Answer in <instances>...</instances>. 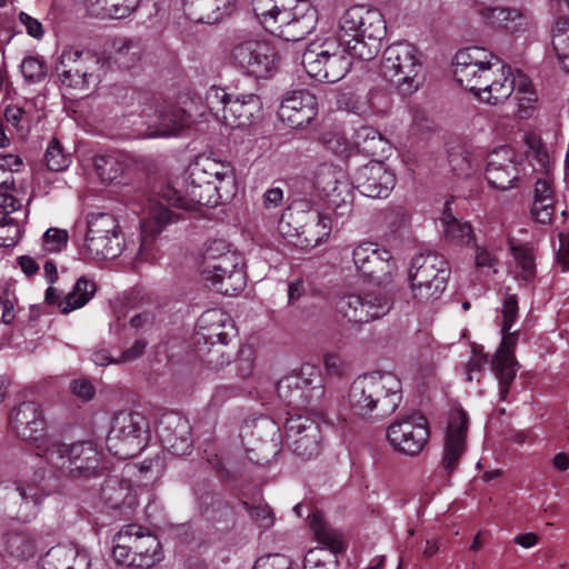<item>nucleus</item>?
Instances as JSON below:
<instances>
[{"label":"nucleus","mask_w":569,"mask_h":569,"mask_svg":"<svg viewBox=\"0 0 569 569\" xmlns=\"http://www.w3.org/2000/svg\"><path fill=\"white\" fill-rule=\"evenodd\" d=\"M456 81L481 101L498 104L513 92L518 101V114L527 119L537 102L530 79L500 62L497 54L485 47H468L459 50L453 59Z\"/></svg>","instance_id":"obj_1"},{"label":"nucleus","mask_w":569,"mask_h":569,"mask_svg":"<svg viewBox=\"0 0 569 569\" xmlns=\"http://www.w3.org/2000/svg\"><path fill=\"white\" fill-rule=\"evenodd\" d=\"M234 177L229 163L208 156L197 157L187 167L181 183H166L159 196L169 204L197 211L200 207H216L232 194Z\"/></svg>","instance_id":"obj_2"},{"label":"nucleus","mask_w":569,"mask_h":569,"mask_svg":"<svg viewBox=\"0 0 569 569\" xmlns=\"http://www.w3.org/2000/svg\"><path fill=\"white\" fill-rule=\"evenodd\" d=\"M402 383L390 371H371L356 378L349 387L346 402L353 416L380 420L396 411L401 402Z\"/></svg>","instance_id":"obj_3"},{"label":"nucleus","mask_w":569,"mask_h":569,"mask_svg":"<svg viewBox=\"0 0 569 569\" xmlns=\"http://www.w3.org/2000/svg\"><path fill=\"white\" fill-rule=\"evenodd\" d=\"M323 199V209L318 213L316 244L328 239L333 226L343 224L353 212L355 191L347 174L332 166L319 168L315 180Z\"/></svg>","instance_id":"obj_4"},{"label":"nucleus","mask_w":569,"mask_h":569,"mask_svg":"<svg viewBox=\"0 0 569 569\" xmlns=\"http://www.w3.org/2000/svg\"><path fill=\"white\" fill-rule=\"evenodd\" d=\"M386 32V20L380 10L353 6L342 14L338 34L355 58L370 61L380 52Z\"/></svg>","instance_id":"obj_5"},{"label":"nucleus","mask_w":569,"mask_h":569,"mask_svg":"<svg viewBox=\"0 0 569 569\" xmlns=\"http://www.w3.org/2000/svg\"><path fill=\"white\" fill-rule=\"evenodd\" d=\"M200 276L207 286L226 296L237 295L246 286L241 256L221 239L206 243Z\"/></svg>","instance_id":"obj_6"},{"label":"nucleus","mask_w":569,"mask_h":569,"mask_svg":"<svg viewBox=\"0 0 569 569\" xmlns=\"http://www.w3.org/2000/svg\"><path fill=\"white\" fill-rule=\"evenodd\" d=\"M86 233L79 251L87 260L102 262L128 250L120 224L113 214L91 212L86 217Z\"/></svg>","instance_id":"obj_7"},{"label":"nucleus","mask_w":569,"mask_h":569,"mask_svg":"<svg viewBox=\"0 0 569 569\" xmlns=\"http://www.w3.org/2000/svg\"><path fill=\"white\" fill-rule=\"evenodd\" d=\"M102 455L90 441L66 445L57 441L46 449L44 459L53 476L72 480L90 479L101 470Z\"/></svg>","instance_id":"obj_8"},{"label":"nucleus","mask_w":569,"mask_h":569,"mask_svg":"<svg viewBox=\"0 0 569 569\" xmlns=\"http://www.w3.org/2000/svg\"><path fill=\"white\" fill-rule=\"evenodd\" d=\"M449 274V263L443 256L429 251L413 257L408 271L413 303L428 306L440 299Z\"/></svg>","instance_id":"obj_9"},{"label":"nucleus","mask_w":569,"mask_h":569,"mask_svg":"<svg viewBox=\"0 0 569 569\" xmlns=\"http://www.w3.org/2000/svg\"><path fill=\"white\" fill-rule=\"evenodd\" d=\"M352 58L355 54L342 44L338 34L310 44L302 54V66L310 78L335 83L349 72Z\"/></svg>","instance_id":"obj_10"},{"label":"nucleus","mask_w":569,"mask_h":569,"mask_svg":"<svg viewBox=\"0 0 569 569\" xmlns=\"http://www.w3.org/2000/svg\"><path fill=\"white\" fill-rule=\"evenodd\" d=\"M227 61L242 74L256 79L272 77L279 67L277 50L270 42L247 36L230 42Z\"/></svg>","instance_id":"obj_11"},{"label":"nucleus","mask_w":569,"mask_h":569,"mask_svg":"<svg viewBox=\"0 0 569 569\" xmlns=\"http://www.w3.org/2000/svg\"><path fill=\"white\" fill-rule=\"evenodd\" d=\"M382 73L402 94H411L423 81L422 54L407 41L388 46L382 56Z\"/></svg>","instance_id":"obj_12"},{"label":"nucleus","mask_w":569,"mask_h":569,"mask_svg":"<svg viewBox=\"0 0 569 569\" xmlns=\"http://www.w3.org/2000/svg\"><path fill=\"white\" fill-rule=\"evenodd\" d=\"M104 61L90 51L66 47L56 63V72L61 84L89 90L98 86L104 73Z\"/></svg>","instance_id":"obj_13"},{"label":"nucleus","mask_w":569,"mask_h":569,"mask_svg":"<svg viewBox=\"0 0 569 569\" xmlns=\"http://www.w3.org/2000/svg\"><path fill=\"white\" fill-rule=\"evenodd\" d=\"M149 438L148 421L138 412H118L107 436L108 450L116 457L128 459L140 453Z\"/></svg>","instance_id":"obj_14"},{"label":"nucleus","mask_w":569,"mask_h":569,"mask_svg":"<svg viewBox=\"0 0 569 569\" xmlns=\"http://www.w3.org/2000/svg\"><path fill=\"white\" fill-rule=\"evenodd\" d=\"M10 423L17 435L34 445L36 455L44 458L46 449L57 441L46 435V419L39 405L26 401L16 407Z\"/></svg>","instance_id":"obj_15"},{"label":"nucleus","mask_w":569,"mask_h":569,"mask_svg":"<svg viewBox=\"0 0 569 569\" xmlns=\"http://www.w3.org/2000/svg\"><path fill=\"white\" fill-rule=\"evenodd\" d=\"M522 174L521 162L512 148L501 146L488 154L485 177L490 187L501 191L516 188Z\"/></svg>","instance_id":"obj_16"},{"label":"nucleus","mask_w":569,"mask_h":569,"mask_svg":"<svg viewBox=\"0 0 569 569\" xmlns=\"http://www.w3.org/2000/svg\"><path fill=\"white\" fill-rule=\"evenodd\" d=\"M430 437L428 421L422 416H410L388 427L387 438L399 452L416 456L425 448Z\"/></svg>","instance_id":"obj_17"},{"label":"nucleus","mask_w":569,"mask_h":569,"mask_svg":"<svg viewBox=\"0 0 569 569\" xmlns=\"http://www.w3.org/2000/svg\"><path fill=\"white\" fill-rule=\"evenodd\" d=\"M352 261L359 272L379 284L388 283L396 271L390 251L372 242L357 244L352 250Z\"/></svg>","instance_id":"obj_18"},{"label":"nucleus","mask_w":569,"mask_h":569,"mask_svg":"<svg viewBox=\"0 0 569 569\" xmlns=\"http://www.w3.org/2000/svg\"><path fill=\"white\" fill-rule=\"evenodd\" d=\"M317 20V10L309 0H295L280 14L278 28L271 33L286 41H299L316 28Z\"/></svg>","instance_id":"obj_19"},{"label":"nucleus","mask_w":569,"mask_h":569,"mask_svg":"<svg viewBox=\"0 0 569 569\" xmlns=\"http://www.w3.org/2000/svg\"><path fill=\"white\" fill-rule=\"evenodd\" d=\"M284 431L287 441L296 455L309 459L319 453L320 429L308 416L289 413L284 422Z\"/></svg>","instance_id":"obj_20"},{"label":"nucleus","mask_w":569,"mask_h":569,"mask_svg":"<svg viewBox=\"0 0 569 569\" xmlns=\"http://www.w3.org/2000/svg\"><path fill=\"white\" fill-rule=\"evenodd\" d=\"M316 381H319L317 369L305 365L298 371H292L279 380L277 383L278 397L288 406L300 410L310 402L316 389L313 386Z\"/></svg>","instance_id":"obj_21"},{"label":"nucleus","mask_w":569,"mask_h":569,"mask_svg":"<svg viewBox=\"0 0 569 569\" xmlns=\"http://www.w3.org/2000/svg\"><path fill=\"white\" fill-rule=\"evenodd\" d=\"M468 421V415L461 407L449 412L442 452V467L447 473H452L459 467L466 452Z\"/></svg>","instance_id":"obj_22"},{"label":"nucleus","mask_w":569,"mask_h":569,"mask_svg":"<svg viewBox=\"0 0 569 569\" xmlns=\"http://www.w3.org/2000/svg\"><path fill=\"white\" fill-rule=\"evenodd\" d=\"M317 97L308 90H293L281 100L278 109L279 119L288 127L303 129L318 116Z\"/></svg>","instance_id":"obj_23"},{"label":"nucleus","mask_w":569,"mask_h":569,"mask_svg":"<svg viewBox=\"0 0 569 569\" xmlns=\"http://www.w3.org/2000/svg\"><path fill=\"white\" fill-rule=\"evenodd\" d=\"M156 552L161 549L156 536L141 526L131 523L122 527L113 538L112 556L117 562L129 561V557L142 551Z\"/></svg>","instance_id":"obj_24"},{"label":"nucleus","mask_w":569,"mask_h":569,"mask_svg":"<svg viewBox=\"0 0 569 569\" xmlns=\"http://www.w3.org/2000/svg\"><path fill=\"white\" fill-rule=\"evenodd\" d=\"M236 332L233 320L227 312L220 309L207 310L198 320L194 346L207 349L209 342L229 343Z\"/></svg>","instance_id":"obj_25"},{"label":"nucleus","mask_w":569,"mask_h":569,"mask_svg":"<svg viewBox=\"0 0 569 569\" xmlns=\"http://www.w3.org/2000/svg\"><path fill=\"white\" fill-rule=\"evenodd\" d=\"M502 339L499 349L492 359V370L498 380V396L500 401H506L509 389L513 382L517 371L518 361L515 358V347L518 341V331L501 332Z\"/></svg>","instance_id":"obj_26"},{"label":"nucleus","mask_w":569,"mask_h":569,"mask_svg":"<svg viewBox=\"0 0 569 569\" xmlns=\"http://www.w3.org/2000/svg\"><path fill=\"white\" fill-rule=\"evenodd\" d=\"M355 183L368 198H387L396 186V176L383 162L370 161L357 170Z\"/></svg>","instance_id":"obj_27"},{"label":"nucleus","mask_w":569,"mask_h":569,"mask_svg":"<svg viewBox=\"0 0 569 569\" xmlns=\"http://www.w3.org/2000/svg\"><path fill=\"white\" fill-rule=\"evenodd\" d=\"M176 219L177 216L168 208L161 204L152 206L148 217L141 222L140 244L136 251L134 259L138 261H149L153 259L158 236Z\"/></svg>","instance_id":"obj_28"},{"label":"nucleus","mask_w":569,"mask_h":569,"mask_svg":"<svg viewBox=\"0 0 569 569\" xmlns=\"http://www.w3.org/2000/svg\"><path fill=\"white\" fill-rule=\"evenodd\" d=\"M262 109L259 96L254 93L238 94L224 106L221 122L231 129L251 126Z\"/></svg>","instance_id":"obj_29"},{"label":"nucleus","mask_w":569,"mask_h":569,"mask_svg":"<svg viewBox=\"0 0 569 569\" xmlns=\"http://www.w3.org/2000/svg\"><path fill=\"white\" fill-rule=\"evenodd\" d=\"M481 20L495 28H505L518 31L528 26V17L522 11L507 7H479Z\"/></svg>","instance_id":"obj_30"},{"label":"nucleus","mask_w":569,"mask_h":569,"mask_svg":"<svg viewBox=\"0 0 569 569\" xmlns=\"http://www.w3.org/2000/svg\"><path fill=\"white\" fill-rule=\"evenodd\" d=\"M100 495L111 508H131L137 503V493L130 483L116 476L104 480Z\"/></svg>","instance_id":"obj_31"},{"label":"nucleus","mask_w":569,"mask_h":569,"mask_svg":"<svg viewBox=\"0 0 569 569\" xmlns=\"http://www.w3.org/2000/svg\"><path fill=\"white\" fill-rule=\"evenodd\" d=\"M97 284L92 279L86 276L80 277L72 290L59 301V310L68 315L74 310L84 307L94 296Z\"/></svg>","instance_id":"obj_32"},{"label":"nucleus","mask_w":569,"mask_h":569,"mask_svg":"<svg viewBox=\"0 0 569 569\" xmlns=\"http://www.w3.org/2000/svg\"><path fill=\"white\" fill-rule=\"evenodd\" d=\"M190 117L178 107H169L159 111L156 129L151 132L153 137L177 136L183 128L188 127Z\"/></svg>","instance_id":"obj_33"},{"label":"nucleus","mask_w":569,"mask_h":569,"mask_svg":"<svg viewBox=\"0 0 569 569\" xmlns=\"http://www.w3.org/2000/svg\"><path fill=\"white\" fill-rule=\"evenodd\" d=\"M440 222L445 238L458 246H467L472 241V229L468 222L458 220L451 212L450 201L447 200Z\"/></svg>","instance_id":"obj_34"},{"label":"nucleus","mask_w":569,"mask_h":569,"mask_svg":"<svg viewBox=\"0 0 569 569\" xmlns=\"http://www.w3.org/2000/svg\"><path fill=\"white\" fill-rule=\"evenodd\" d=\"M295 0H253L252 10L261 26L268 31L277 30L280 14Z\"/></svg>","instance_id":"obj_35"},{"label":"nucleus","mask_w":569,"mask_h":569,"mask_svg":"<svg viewBox=\"0 0 569 569\" xmlns=\"http://www.w3.org/2000/svg\"><path fill=\"white\" fill-rule=\"evenodd\" d=\"M21 505L18 510V518L22 521H29L36 517L43 499L49 495V490L29 482L18 488Z\"/></svg>","instance_id":"obj_36"},{"label":"nucleus","mask_w":569,"mask_h":569,"mask_svg":"<svg viewBox=\"0 0 569 569\" xmlns=\"http://www.w3.org/2000/svg\"><path fill=\"white\" fill-rule=\"evenodd\" d=\"M551 48L560 69L569 73V20L558 18L551 29Z\"/></svg>","instance_id":"obj_37"},{"label":"nucleus","mask_w":569,"mask_h":569,"mask_svg":"<svg viewBox=\"0 0 569 569\" xmlns=\"http://www.w3.org/2000/svg\"><path fill=\"white\" fill-rule=\"evenodd\" d=\"M93 168L103 182H113L120 178L126 168V156L121 152L97 154Z\"/></svg>","instance_id":"obj_38"},{"label":"nucleus","mask_w":569,"mask_h":569,"mask_svg":"<svg viewBox=\"0 0 569 569\" xmlns=\"http://www.w3.org/2000/svg\"><path fill=\"white\" fill-rule=\"evenodd\" d=\"M361 296L365 309V323L385 317L393 306L391 296L380 290L363 291Z\"/></svg>","instance_id":"obj_39"},{"label":"nucleus","mask_w":569,"mask_h":569,"mask_svg":"<svg viewBox=\"0 0 569 569\" xmlns=\"http://www.w3.org/2000/svg\"><path fill=\"white\" fill-rule=\"evenodd\" d=\"M356 143L366 154L371 157L383 156L390 149L388 141L375 128L363 126L356 132Z\"/></svg>","instance_id":"obj_40"},{"label":"nucleus","mask_w":569,"mask_h":569,"mask_svg":"<svg viewBox=\"0 0 569 569\" xmlns=\"http://www.w3.org/2000/svg\"><path fill=\"white\" fill-rule=\"evenodd\" d=\"M509 247L517 267L520 269L522 279L528 280L535 272V258L532 246L528 242H521L513 237L509 239Z\"/></svg>","instance_id":"obj_41"},{"label":"nucleus","mask_w":569,"mask_h":569,"mask_svg":"<svg viewBox=\"0 0 569 569\" xmlns=\"http://www.w3.org/2000/svg\"><path fill=\"white\" fill-rule=\"evenodd\" d=\"M339 316L351 323H365V309L361 293L340 297L336 302Z\"/></svg>","instance_id":"obj_42"},{"label":"nucleus","mask_w":569,"mask_h":569,"mask_svg":"<svg viewBox=\"0 0 569 569\" xmlns=\"http://www.w3.org/2000/svg\"><path fill=\"white\" fill-rule=\"evenodd\" d=\"M310 527L318 541L331 550L338 549L341 545V535L330 528L320 511H315L310 516Z\"/></svg>","instance_id":"obj_43"},{"label":"nucleus","mask_w":569,"mask_h":569,"mask_svg":"<svg viewBox=\"0 0 569 569\" xmlns=\"http://www.w3.org/2000/svg\"><path fill=\"white\" fill-rule=\"evenodd\" d=\"M228 343L209 342L207 349L194 346L198 355L204 359L207 365L213 369L222 368L230 363L231 355L226 350Z\"/></svg>","instance_id":"obj_44"},{"label":"nucleus","mask_w":569,"mask_h":569,"mask_svg":"<svg viewBox=\"0 0 569 569\" xmlns=\"http://www.w3.org/2000/svg\"><path fill=\"white\" fill-rule=\"evenodd\" d=\"M336 555L325 548H316L308 551L305 557V569H337Z\"/></svg>","instance_id":"obj_45"},{"label":"nucleus","mask_w":569,"mask_h":569,"mask_svg":"<svg viewBox=\"0 0 569 569\" xmlns=\"http://www.w3.org/2000/svg\"><path fill=\"white\" fill-rule=\"evenodd\" d=\"M44 161L48 169H50L51 171L60 172L66 170L70 166L71 158L70 156L63 152L60 142L56 138H53L48 143L44 153Z\"/></svg>","instance_id":"obj_46"},{"label":"nucleus","mask_w":569,"mask_h":569,"mask_svg":"<svg viewBox=\"0 0 569 569\" xmlns=\"http://www.w3.org/2000/svg\"><path fill=\"white\" fill-rule=\"evenodd\" d=\"M231 97L226 90L218 86H211L204 94V103L211 113L221 121V114H224V106L229 103Z\"/></svg>","instance_id":"obj_47"},{"label":"nucleus","mask_w":569,"mask_h":569,"mask_svg":"<svg viewBox=\"0 0 569 569\" xmlns=\"http://www.w3.org/2000/svg\"><path fill=\"white\" fill-rule=\"evenodd\" d=\"M69 236L67 230L59 228H49L42 237V249L46 252H60L67 247Z\"/></svg>","instance_id":"obj_48"},{"label":"nucleus","mask_w":569,"mask_h":569,"mask_svg":"<svg viewBox=\"0 0 569 569\" xmlns=\"http://www.w3.org/2000/svg\"><path fill=\"white\" fill-rule=\"evenodd\" d=\"M20 70L29 82H39L47 74L46 63L37 57H26L20 64Z\"/></svg>","instance_id":"obj_49"},{"label":"nucleus","mask_w":569,"mask_h":569,"mask_svg":"<svg viewBox=\"0 0 569 569\" xmlns=\"http://www.w3.org/2000/svg\"><path fill=\"white\" fill-rule=\"evenodd\" d=\"M252 569H299V566L284 555L273 553L258 558Z\"/></svg>","instance_id":"obj_50"},{"label":"nucleus","mask_w":569,"mask_h":569,"mask_svg":"<svg viewBox=\"0 0 569 569\" xmlns=\"http://www.w3.org/2000/svg\"><path fill=\"white\" fill-rule=\"evenodd\" d=\"M20 237V226L14 221V219L2 216L0 218V246H14L19 241Z\"/></svg>","instance_id":"obj_51"},{"label":"nucleus","mask_w":569,"mask_h":569,"mask_svg":"<svg viewBox=\"0 0 569 569\" xmlns=\"http://www.w3.org/2000/svg\"><path fill=\"white\" fill-rule=\"evenodd\" d=\"M529 157L537 161L542 173H549L550 156L542 141L536 137L528 139Z\"/></svg>","instance_id":"obj_52"},{"label":"nucleus","mask_w":569,"mask_h":569,"mask_svg":"<svg viewBox=\"0 0 569 569\" xmlns=\"http://www.w3.org/2000/svg\"><path fill=\"white\" fill-rule=\"evenodd\" d=\"M501 332L509 331L518 319V301L513 295L506 296L502 308Z\"/></svg>","instance_id":"obj_53"},{"label":"nucleus","mask_w":569,"mask_h":569,"mask_svg":"<svg viewBox=\"0 0 569 569\" xmlns=\"http://www.w3.org/2000/svg\"><path fill=\"white\" fill-rule=\"evenodd\" d=\"M555 213V201H546V199H537L532 201L531 214L533 219L541 223H550Z\"/></svg>","instance_id":"obj_54"},{"label":"nucleus","mask_w":569,"mask_h":569,"mask_svg":"<svg viewBox=\"0 0 569 569\" xmlns=\"http://www.w3.org/2000/svg\"><path fill=\"white\" fill-rule=\"evenodd\" d=\"M139 4L140 0H111L107 12L112 19H123L134 12Z\"/></svg>","instance_id":"obj_55"},{"label":"nucleus","mask_w":569,"mask_h":569,"mask_svg":"<svg viewBox=\"0 0 569 569\" xmlns=\"http://www.w3.org/2000/svg\"><path fill=\"white\" fill-rule=\"evenodd\" d=\"M251 520L261 529H269L274 523L272 510L267 505L252 506L248 509Z\"/></svg>","instance_id":"obj_56"},{"label":"nucleus","mask_w":569,"mask_h":569,"mask_svg":"<svg viewBox=\"0 0 569 569\" xmlns=\"http://www.w3.org/2000/svg\"><path fill=\"white\" fill-rule=\"evenodd\" d=\"M322 141L326 148L335 154L343 156L349 150L348 139L339 132H326Z\"/></svg>","instance_id":"obj_57"},{"label":"nucleus","mask_w":569,"mask_h":569,"mask_svg":"<svg viewBox=\"0 0 569 569\" xmlns=\"http://www.w3.org/2000/svg\"><path fill=\"white\" fill-rule=\"evenodd\" d=\"M61 551L64 552V550ZM66 552L69 553L70 562L63 569H90L91 559L84 549L73 546V549L66 550Z\"/></svg>","instance_id":"obj_58"},{"label":"nucleus","mask_w":569,"mask_h":569,"mask_svg":"<svg viewBox=\"0 0 569 569\" xmlns=\"http://www.w3.org/2000/svg\"><path fill=\"white\" fill-rule=\"evenodd\" d=\"M162 559L161 549L156 552L147 551V549L140 553L129 557V561L124 563L137 568H150Z\"/></svg>","instance_id":"obj_59"},{"label":"nucleus","mask_w":569,"mask_h":569,"mask_svg":"<svg viewBox=\"0 0 569 569\" xmlns=\"http://www.w3.org/2000/svg\"><path fill=\"white\" fill-rule=\"evenodd\" d=\"M451 162L453 163V170L458 176L468 177L479 168V161L471 158L468 153L460 157H455Z\"/></svg>","instance_id":"obj_60"},{"label":"nucleus","mask_w":569,"mask_h":569,"mask_svg":"<svg viewBox=\"0 0 569 569\" xmlns=\"http://www.w3.org/2000/svg\"><path fill=\"white\" fill-rule=\"evenodd\" d=\"M11 552L19 558H29L34 553V545L22 536H14L10 539Z\"/></svg>","instance_id":"obj_61"},{"label":"nucleus","mask_w":569,"mask_h":569,"mask_svg":"<svg viewBox=\"0 0 569 569\" xmlns=\"http://www.w3.org/2000/svg\"><path fill=\"white\" fill-rule=\"evenodd\" d=\"M70 391L82 401H89L94 396L92 383L83 378L74 379L70 382Z\"/></svg>","instance_id":"obj_62"},{"label":"nucleus","mask_w":569,"mask_h":569,"mask_svg":"<svg viewBox=\"0 0 569 569\" xmlns=\"http://www.w3.org/2000/svg\"><path fill=\"white\" fill-rule=\"evenodd\" d=\"M546 199V201H555L553 190L551 187V179L549 173H543L542 177L537 178L533 188V200Z\"/></svg>","instance_id":"obj_63"},{"label":"nucleus","mask_w":569,"mask_h":569,"mask_svg":"<svg viewBox=\"0 0 569 569\" xmlns=\"http://www.w3.org/2000/svg\"><path fill=\"white\" fill-rule=\"evenodd\" d=\"M146 348L147 341L144 339H137L131 347H129L121 353V356L117 360V365L128 363L139 359L144 353Z\"/></svg>","instance_id":"obj_64"}]
</instances>
